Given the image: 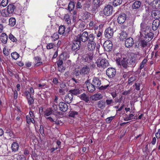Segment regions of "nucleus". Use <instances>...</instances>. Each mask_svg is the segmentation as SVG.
<instances>
[{
  "label": "nucleus",
  "instance_id": "f257e3e1",
  "mask_svg": "<svg viewBox=\"0 0 160 160\" xmlns=\"http://www.w3.org/2000/svg\"><path fill=\"white\" fill-rule=\"evenodd\" d=\"M140 37L141 39L149 38L152 40L153 37V33L151 32L150 27L142 23L141 24Z\"/></svg>",
  "mask_w": 160,
  "mask_h": 160
},
{
  "label": "nucleus",
  "instance_id": "f03ea898",
  "mask_svg": "<svg viewBox=\"0 0 160 160\" xmlns=\"http://www.w3.org/2000/svg\"><path fill=\"white\" fill-rule=\"evenodd\" d=\"M88 36L87 32L85 31L82 34L80 33L77 36H75V39L79 40L80 42L82 41L83 42H85L88 40Z\"/></svg>",
  "mask_w": 160,
  "mask_h": 160
},
{
  "label": "nucleus",
  "instance_id": "7ed1b4c3",
  "mask_svg": "<svg viewBox=\"0 0 160 160\" xmlns=\"http://www.w3.org/2000/svg\"><path fill=\"white\" fill-rule=\"evenodd\" d=\"M116 61L118 65L122 66L124 68H126L128 67L127 59L126 58H123V59L117 58Z\"/></svg>",
  "mask_w": 160,
  "mask_h": 160
},
{
  "label": "nucleus",
  "instance_id": "20e7f679",
  "mask_svg": "<svg viewBox=\"0 0 160 160\" xmlns=\"http://www.w3.org/2000/svg\"><path fill=\"white\" fill-rule=\"evenodd\" d=\"M106 74L109 78H113L116 74V70L114 68H108L106 71Z\"/></svg>",
  "mask_w": 160,
  "mask_h": 160
},
{
  "label": "nucleus",
  "instance_id": "39448f33",
  "mask_svg": "<svg viewBox=\"0 0 160 160\" xmlns=\"http://www.w3.org/2000/svg\"><path fill=\"white\" fill-rule=\"evenodd\" d=\"M112 42L110 40H107L104 42L103 44V47L104 49L109 52L112 48Z\"/></svg>",
  "mask_w": 160,
  "mask_h": 160
},
{
  "label": "nucleus",
  "instance_id": "423d86ee",
  "mask_svg": "<svg viewBox=\"0 0 160 160\" xmlns=\"http://www.w3.org/2000/svg\"><path fill=\"white\" fill-rule=\"evenodd\" d=\"M112 7L110 5L106 6L103 9V13L105 15L108 16L111 15L112 12Z\"/></svg>",
  "mask_w": 160,
  "mask_h": 160
},
{
  "label": "nucleus",
  "instance_id": "0eeeda50",
  "mask_svg": "<svg viewBox=\"0 0 160 160\" xmlns=\"http://www.w3.org/2000/svg\"><path fill=\"white\" fill-rule=\"evenodd\" d=\"M81 42L79 40L75 39L74 37L73 41L72 49V50L75 51L78 50L80 47Z\"/></svg>",
  "mask_w": 160,
  "mask_h": 160
},
{
  "label": "nucleus",
  "instance_id": "6e6552de",
  "mask_svg": "<svg viewBox=\"0 0 160 160\" xmlns=\"http://www.w3.org/2000/svg\"><path fill=\"white\" fill-rule=\"evenodd\" d=\"M87 89L89 92H92L95 90L96 87H94L92 83L89 82V80H87L86 82Z\"/></svg>",
  "mask_w": 160,
  "mask_h": 160
},
{
  "label": "nucleus",
  "instance_id": "1a4fd4ad",
  "mask_svg": "<svg viewBox=\"0 0 160 160\" xmlns=\"http://www.w3.org/2000/svg\"><path fill=\"white\" fill-rule=\"evenodd\" d=\"M113 30L110 27L107 28L105 32V35L108 38H111L113 35Z\"/></svg>",
  "mask_w": 160,
  "mask_h": 160
},
{
  "label": "nucleus",
  "instance_id": "9d476101",
  "mask_svg": "<svg viewBox=\"0 0 160 160\" xmlns=\"http://www.w3.org/2000/svg\"><path fill=\"white\" fill-rule=\"evenodd\" d=\"M151 40H150V39L149 38L141 39V40L139 43V45L142 47L146 48L148 45V42Z\"/></svg>",
  "mask_w": 160,
  "mask_h": 160
},
{
  "label": "nucleus",
  "instance_id": "9b49d317",
  "mask_svg": "<svg viewBox=\"0 0 160 160\" xmlns=\"http://www.w3.org/2000/svg\"><path fill=\"white\" fill-rule=\"evenodd\" d=\"M126 18V14L124 13H122L119 14L118 18V22L120 24H122L124 23Z\"/></svg>",
  "mask_w": 160,
  "mask_h": 160
},
{
  "label": "nucleus",
  "instance_id": "f8f14e48",
  "mask_svg": "<svg viewBox=\"0 0 160 160\" xmlns=\"http://www.w3.org/2000/svg\"><path fill=\"white\" fill-rule=\"evenodd\" d=\"M109 65V63L105 58L102 59L101 60V71L106 68Z\"/></svg>",
  "mask_w": 160,
  "mask_h": 160
},
{
  "label": "nucleus",
  "instance_id": "ddd939ff",
  "mask_svg": "<svg viewBox=\"0 0 160 160\" xmlns=\"http://www.w3.org/2000/svg\"><path fill=\"white\" fill-rule=\"evenodd\" d=\"M59 107L60 110L63 112L66 111L68 109L67 104L63 102H60L59 103Z\"/></svg>",
  "mask_w": 160,
  "mask_h": 160
},
{
  "label": "nucleus",
  "instance_id": "4468645a",
  "mask_svg": "<svg viewBox=\"0 0 160 160\" xmlns=\"http://www.w3.org/2000/svg\"><path fill=\"white\" fill-rule=\"evenodd\" d=\"M134 41L132 38H129L127 39L125 42V46L127 48L131 47L133 44Z\"/></svg>",
  "mask_w": 160,
  "mask_h": 160
},
{
  "label": "nucleus",
  "instance_id": "2eb2a0df",
  "mask_svg": "<svg viewBox=\"0 0 160 160\" xmlns=\"http://www.w3.org/2000/svg\"><path fill=\"white\" fill-rule=\"evenodd\" d=\"M73 98V95L69 93L65 96L64 98L65 101L68 103H70L72 100Z\"/></svg>",
  "mask_w": 160,
  "mask_h": 160
},
{
  "label": "nucleus",
  "instance_id": "dca6fc26",
  "mask_svg": "<svg viewBox=\"0 0 160 160\" xmlns=\"http://www.w3.org/2000/svg\"><path fill=\"white\" fill-rule=\"evenodd\" d=\"M90 71L89 67L86 65H84L80 70L79 72L80 74L85 75L89 73Z\"/></svg>",
  "mask_w": 160,
  "mask_h": 160
},
{
  "label": "nucleus",
  "instance_id": "f3484780",
  "mask_svg": "<svg viewBox=\"0 0 160 160\" xmlns=\"http://www.w3.org/2000/svg\"><path fill=\"white\" fill-rule=\"evenodd\" d=\"M160 21L158 19H156L153 21L152 23V28L153 30H156L160 24Z\"/></svg>",
  "mask_w": 160,
  "mask_h": 160
},
{
  "label": "nucleus",
  "instance_id": "a211bd4d",
  "mask_svg": "<svg viewBox=\"0 0 160 160\" xmlns=\"http://www.w3.org/2000/svg\"><path fill=\"white\" fill-rule=\"evenodd\" d=\"M92 83V84L96 88L100 89V80L98 78H93Z\"/></svg>",
  "mask_w": 160,
  "mask_h": 160
},
{
  "label": "nucleus",
  "instance_id": "6ab92c4d",
  "mask_svg": "<svg viewBox=\"0 0 160 160\" xmlns=\"http://www.w3.org/2000/svg\"><path fill=\"white\" fill-rule=\"evenodd\" d=\"M151 15L152 17L156 19L160 18V11L158 10H154L152 12Z\"/></svg>",
  "mask_w": 160,
  "mask_h": 160
},
{
  "label": "nucleus",
  "instance_id": "aec40b11",
  "mask_svg": "<svg viewBox=\"0 0 160 160\" xmlns=\"http://www.w3.org/2000/svg\"><path fill=\"white\" fill-rule=\"evenodd\" d=\"M16 8V6L13 4H9L7 7L8 12L10 14H12Z\"/></svg>",
  "mask_w": 160,
  "mask_h": 160
},
{
  "label": "nucleus",
  "instance_id": "412c9836",
  "mask_svg": "<svg viewBox=\"0 0 160 160\" xmlns=\"http://www.w3.org/2000/svg\"><path fill=\"white\" fill-rule=\"evenodd\" d=\"M88 48L89 50H93L96 47V43L94 42H89L88 44Z\"/></svg>",
  "mask_w": 160,
  "mask_h": 160
},
{
  "label": "nucleus",
  "instance_id": "4be33fe9",
  "mask_svg": "<svg viewBox=\"0 0 160 160\" xmlns=\"http://www.w3.org/2000/svg\"><path fill=\"white\" fill-rule=\"evenodd\" d=\"M1 40L2 42L4 44L7 43L8 39V36L5 33H2L1 36Z\"/></svg>",
  "mask_w": 160,
  "mask_h": 160
},
{
  "label": "nucleus",
  "instance_id": "5701e85b",
  "mask_svg": "<svg viewBox=\"0 0 160 160\" xmlns=\"http://www.w3.org/2000/svg\"><path fill=\"white\" fill-rule=\"evenodd\" d=\"M93 58V53L92 52H89L85 57V60L88 62L92 59Z\"/></svg>",
  "mask_w": 160,
  "mask_h": 160
},
{
  "label": "nucleus",
  "instance_id": "b1692460",
  "mask_svg": "<svg viewBox=\"0 0 160 160\" xmlns=\"http://www.w3.org/2000/svg\"><path fill=\"white\" fill-rule=\"evenodd\" d=\"M81 91L79 89L75 88L74 89L70 90L69 91L70 93H72V95H77L81 93Z\"/></svg>",
  "mask_w": 160,
  "mask_h": 160
},
{
  "label": "nucleus",
  "instance_id": "393cba45",
  "mask_svg": "<svg viewBox=\"0 0 160 160\" xmlns=\"http://www.w3.org/2000/svg\"><path fill=\"white\" fill-rule=\"evenodd\" d=\"M11 148L12 152H15L18 150L19 145L18 143L14 142L12 144Z\"/></svg>",
  "mask_w": 160,
  "mask_h": 160
},
{
  "label": "nucleus",
  "instance_id": "a878e982",
  "mask_svg": "<svg viewBox=\"0 0 160 160\" xmlns=\"http://www.w3.org/2000/svg\"><path fill=\"white\" fill-rule=\"evenodd\" d=\"M64 20L67 23L68 25H71V20L68 14H65L64 17Z\"/></svg>",
  "mask_w": 160,
  "mask_h": 160
},
{
  "label": "nucleus",
  "instance_id": "bb28decb",
  "mask_svg": "<svg viewBox=\"0 0 160 160\" xmlns=\"http://www.w3.org/2000/svg\"><path fill=\"white\" fill-rule=\"evenodd\" d=\"M69 57V54L66 52H64L60 56V58L62 59L64 61L68 58Z\"/></svg>",
  "mask_w": 160,
  "mask_h": 160
},
{
  "label": "nucleus",
  "instance_id": "cd10ccee",
  "mask_svg": "<svg viewBox=\"0 0 160 160\" xmlns=\"http://www.w3.org/2000/svg\"><path fill=\"white\" fill-rule=\"evenodd\" d=\"M127 37V34L126 32L123 31L120 34V39L121 41H123Z\"/></svg>",
  "mask_w": 160,
  "mask_h": 160
},
{
  "label": "nucleus",
  "instance_id": "c85d7f7f",
  "mask_svg": "<svg viewBox=\"0 0 160 160\" xmlns=\"http://www.w3.org/2000/svg\"><path fill=\"white\" fill-rule=\"evenodd\" d=\"M141 5V2L140 1H137L135 2L132 5V8L134 9L138 8Z\"/></svg>",
  "mask_w": 160,
  "mask_h": 160
},
{
  "label": "nucleus",
  "instance_id": "c756f323",
  "mask_svg": "<svg viewBox=\"0 0 160 160\" xmlns=\"http://www.w3.org/2000/svg\"><path fill=\"white\" fill-rule=\"evenodd\" d=\"M65 28L64 25L60 26L59 28L58 33L60 34H64L65 33Z\"/></svg>",
  "mask_w": 160,
  "mask_h": 160
},
{
  "label": "nucleus",
  "instance_id": "7c9ffc66",
  "mask_svg": "<svg viewBox=\"0 0 160 160\" xmlns=\"http://www.w3.org/2000/svg\"><path fill=\"white\" fill-rule=\"evenodd\" d=\"M53 110L51 108H49L46 110L44 112V116L48 117L52 114Z\"/></svg>",
  "mask_w": 160,
  "mask_h": 160
},
{
  "label": "nucleus",
  "instance_id": "2f4dec72",
  "mask_svg": "<svg viewBox=\"0 0 160 160\" xmlns=\"http://www.w3.org/2000/svg\"><path fill=\"white\" fill-rule=\"evenodd\" d=\"M92 100L96 101L100 99V94L99 93L95 94L91 97Z\"/></svg>",
  "mask_w": 160,
  "mask_h": 160
},
{
  "label": "nucleus",
  "instance_id": "473e14b6",
  "mask_svg": "<svg viewBox=\"0 0 160 160\" xmlns=\"http://www.w3.org/2000/svg\"><path fill=\"white\" fill-rule=\"evenodd\" d=\"M16 24V19L14 18H10L9 21V24L11 27L13 26Z\"/></svg>",
  "mask_w": 160,
  "mask_h": 160
},
{
  "label": "nucleus",
  "instance_id": "72a5a7b5",
  "mask_svg": "<svg viewBox=\"0 0 160 160\" xmlns=\"http://www.w3.org/2000/svg\"><path fill=\"white\" fill-rule=\"evenodd\" d=\"M134 115L133 114H130L129 115H126L124 117V120L125 121H129L133 118Z\"/></svg>",
  "mask_w": 160,
  "mask_h": 160
},
{
  "label": "nucleus",
  "instance_id": "f704fd0d",
  "mask_svg": "<svg viewBox=\"0 0 160 160\" xmlns=\"http://www.w3.org/2000/svg\"><path fill=\"white\" fill-rule=\"evenodd\" d=\"M80 98L82 100L88 102L89 101L88 97L85 93H83L80 95Z\"/></svg>",
  "mask_w": 160,
  "mask_h": 160
},
{
  "label": "nucleus",
  "instance_id": "c9c22d12",
  "mask_svg": "<svg viewBox=\"0 0 160 160\" xmlns=\"http://www.w3.org/2000/svg\"><path fill=\"white\" fill-rule=\"evenodd\" d=\"M26 118L27 122L28 124H30L32 123H34V119L32 118L29 116L28 115L27 116Z\"/></svg>",
  "mask_w": 160,
  "mask_h": 160
},
{
  "label": "nucleus",
  "instance_id": "e433bc0d",
  "mask_svg": "<svg viewBox=\"0 0 160 160\" xmlns=\"http://www.w3.org/2000/svg\"><path fill=\"white\" fill-rule=\"evenodd\" d=\"M12 57L15 60L17 59L19 56V54L16 52H14L11 54Z\"/></svg>",
  "mask_w": 160,
  "mask_h": 160
},
{
  "label": "nucleus",
  "instance_id": "4c0bfd02",
  "mask_svg": "<svg viewBox=\"0 0 160 160\" xmlns=\"http://www.w3.org/2000/svg\"><path fill=\"white\" fill-rule=\"evenodd\" d=\"M52 41L57 40L59 38V36L57 33H54L51 37Z\"/></svg>",
  "mask_w": 160,
  "mask_h": 160
},
{
  "label": "nucleus",
  "instance_id": "58836bf2",
  "mask_svg": "<svg viewBox=\"0 0 160 160\" xmlns=\"http://www.w3.org/2000/svg\"><path fill=\"white\" fill-rule=\"evenodd\" d=\"M8 3V0H2L0 3V7H5L7 6Z\"/></svg>",
  "mask_w": 160,
  "mask_h": 160
},
{
  "label": "nucleus",
  "instance_id": "ea45409f",
  "mask_svg": "<svg viewBox=\"0 0 160 160\" xmlns=\"http://www.w3.org/2000/svg\"><path fill=\"white\" fill-rule=\"evenodd\" d=\"M122 2V0H114L113 5L114 6H117L120 5Z\"/></svg>",
  "mask_w": 160,
  "mask_h": 160
},
{
  "label": "nucleus",
  "instance_id": "a19ab883",
  "mask_svg": "<svg viewBox=\"0 0 160 160\" xmlns=\"http://www.w3.org/2000/svg\"><path fill=\"white\" fill-rule=\"evenodd\" d=\"M1 14L3 17H7L9 16V15L10 14L9 13L7 10L6 11L4 9L2 11Z\"/></svg>",
  "mask_w": 160,
  "mask_h": 160
},
{
  "label": "nucleus",
  "instance_id": "79ce46f5",
  "mask_svg": "<svg viewBox=\"0 0 160 160\" xmlns=\"http://www.w3.org/2000/svg\"><path fill=\"white\" fill-rule=\"evenodd\" d=\"M78 112L75 111H70L69 112V116L72 117H74L77 116Z\"/></svg>",
  "mask_w": 160,
  "mask_h": 160
},
{
  "label": "nucleus",
  "instance_id": "37998d69",
  "mask_svg": "<svg viewBox=\"0 0 160 160\" xmlns=\"http://www.w3.org/2000/svg\"><path fill=\"white\" fill-rule=\"evenodd\" d=\"M74 3L73 2H70L68 7V9L69 11L72 10L74 8Z\"/></svg>",
  "mask_w": 160,
  "mask_h": 160
},
{
  "label": "nucleus",
  "instance_id": "c03bdc74",
  "mask_svg": "<svg viewBox=\"0 0 160 160\" xmlns=\"http://www.w3.org/2000/svg\"><path fill=\"white\" fill-rule=\"evenodd\" d=\"M37 86L38 88L39 89H42L44 88V87H46V85L44 83L37 84Z\"/></svg>",
  "mask_w": 160,
  "mask_h": 160
},
{
  "label": "nucleus",
  "instance_id": "a18cd8bd",
  "mask_svg": "<svg viewBox=\"0 0 160 160\" xmlns=\"http://www.w3.org/2000/svg\"><path fill=\"white\" fill-rule=\"evenodd\" d=\"M27 99L28 101V104L29 105H30L34 103V100L33 98L31 96L27 98Z\"/></svg>",
  "mask_w": 160,
  "mask_h": 160
},
{
  "label": "nucleus",
  "instance_id": "49530a36",
  "mask_svg": "<svg viewBox=\"0 0 160 160\" xmlns=\"http://www.w3.org/2000/svg\"><path fill=\"white\" fill-rule=\"evenodd\" d=\"M55 46V45L53 43L51 42L48 43L46 47L48 49H50L53 48Z\"/></svg>",
  "mask_w": 160,
  "mask_h": 160
},
{
  "label": "nucleus",
  "instance_id": "de8ad7c7",
  "mask_svg": "<svg viewBox=\"0 0 160 160\" xmlns=\"http://www.w3.org/2000/svg\"><path fill=\"white\" fill-rule=\"evenodd\" d=\"M8 37L9 39L13 42H16L17 41L16 38L11 33L9 34Z\"/></svg>",
  "mask_w": 160,
  "mask_h": 160
},
{
  "label": "nucleus",
  "instance_id": "09e8293b",
  "mask_svg": "<svg viewBox=\"0 0 160 160\" xmlns=\"http://www.w3.org/2000/svg\"><path fill=\"white\" fill-rule=\"evenodd\" d=\"M148 60L147 59H144L142 61V62L140 64V69H142L145 65V64L147 62Z\"/></svg>",
  "mask_w": 160,
  "mask_h": 160
},
{
  "label": "nucleus",
  "instance_id": "8fccbe9b",
  "mask_svg": "<svg viewBox=\"0 0 160 160\" xmlns=\"http://www.w3.org/2000/svg\"><path fill=\"white\" fill-rule=\"evenodd\" d=\"M17 160H26V158L23 155H18L17 157Z\"/></svg>",
  "mask_w": 160,
  "mask_h": 160
},
{
  "label": "nucleus",
  "instance_id": "3c124183",
  "mask_svg": "<svg viewBox=\"0 0 160 160\" xmlns=\"http://www.w3.org/2000/svg\"><path fill=\"white\" fill-rule=\"evenodd\" d=\"M115 116H112L110 117H109L108 118H107L106 119V122L107 123H109L111 122L112 120L114 118Z\"/></svg>",
  "mask_w": 160,
  "mask_h": 160
},
{
  "label": "nucleus",
  "instance_id": "603ef678",
  "mask_svg": "<svg viewBox=\"0 0 160 160\" xmlns=\"http://www.w3.org/2000/svg\"><path fill=\"white\" fill-rule=\"evenodd\" d=\"M94 39V37L93 34H90L88 35V40H89V42H94L93 40Z\"/></svg>",
  "mask_w": 160,
  "mask_h": 160
},
{
  "label": "nucleus",
  "instance_id": "864d4df0",
  "mask_svg": "<svg viewBox=\"0 0 160 160\" xmlns=\"http://www.w3.org/2000/svg\"><path fill=\"white\" fill-rule=\"evenodd\" d=\"M63 60L62 59H61L60 58L58 60L57 63L58 67L61 66V65L63 63Z\"/></svg>",
  "mask_w": 160,
  "mask_h": 160
},
{
  "label": "nucleus",
  "instance_id": "5fc2aeb1",
  "mask_svg": "<svg viewBox=\"0 0 160 160\" xmlns=\"http://www.w3.org/2000/svg\"><path fill=\"white\" fill-rule=\"evenodd\" d=\"M136 78L135 76H131V77L128 80V83H130L132 82L135 81L136 80Z\"/></svg>",
  "mask_w": 160,
  "mask_h": 160
},
{
  "label": "nucleus",
  "instance_id": "6e6d98bb",
  "mask_svg": "<svg viewBox=\"0 0 160 160\" xmlns=\"http://www.w3.org/2000/svg\"><path fill=\"white\" fill-rule=\"evenodd\" d=\"M3 53L5 56H8L9 55V52L7 49H6V47H5L3 49Z\"/></svg>",
  "mask_w": 160,
  "mask_h": 160
},
{
  "label": "nucleus",
  "instance_id": "4d7b16f0",
  "mask_svg": "<svg viewBox=\"0 0 160 160\" xmlns=\"http://www.w3.org/2000/svg\"><path fill=\"white\" fill-rule=\"evenodd\" d=\"M52 82L55 85H58L59 83L58 80L56 78H55L53 79Z\"/></svg>",
  "mask_w": 160,
  "mask_h": 160
},
{
  "label": "nucleus",
  "instance_id": "13d9d810",
  "mask_svg": "<svg viewBox=\"0 0 160 160\" xmlns=\"http://www.w3.org/2000/svg\"><path fill=\"white\" fill-rule=\"evenodd\" d=\"M100 0H93V3L95 5L99 6Z\"/></svg>",
  "mask_w": 160,
  "mask_h": 160
},
{
  "label": "nucleus",
  "instance_id": "bf43d9fd",
  "mask_svg": "<svg viewBox=\"0 0 160 160\" xmlns=\"http://www.w3.org/2000/svg\"><path fill=\"white\" fill-rule=\"evenodd\" d=\"M155 136L158 139L160 138V129L158 130V132L155 133Z\"/></svg>",
  "mask_w": 160,
  "mask_h": 160
},
{
  "label": "nucleus",
  "instance_id": "052dcab7",
  "mask_svg": "<svg viewBox=\"0 0 160 160\" xmlns=\"http://www.w3.org/2000/svg\"><path fill=\"white\" fill-rule=\"evenodd\" d=\"M46 119L47 120H48L51 122H54V119L50 116L47 117Z\"/></svg>",
  "mask_w": 160,
  "mask_h": 160
},
{
  "label": "nucleus",
  "instance_id": "680f3d73",
  "mask_svg": "<svg viewBox=\"0 0 160 160\" xmlns=\"http://www.w3.org/2000/svg\"><path fill=\"white\" fill-rule=\"evenodd\" d=\"M25 95L26 96V98H28L29 97L31 96V94L30 93V92L28 91H26L25 92Z\"/></svg>",
  "mask_w": 160,
  "mask_h": 160
},
{
  "label": "nucleus",
  "instance_id": "e2e57ef3",
  "mask_svg": "<svg viewBox=\"0 0 160 160\" xmlns=\"http://www.w3.org/2000/svg\"><path fill=\"white\" fill-rule=\"evenodd\" d=\"M135 89L137 90L138 91L140 90V84L135 83Z\"/></svg>",
  "mask_w": 160,
  "mask_h": 160
},
{
  "label": "nucleus",
  "instance_id": "0e129e2a",
  "mask_svg": "<svg viewBox=\"0 0 160 160\" xmlns=\"http://www.w3.org/2000/svg\"><path fill=\"white\" fill-rule=\"evenodd\" d=\"M109 85L107 84L106 85H102L101 86V90H105L106 89L108 86Z\"/></svg>",
  "mask_w": 160,
  "mask_h": 160
},
{
  "label": "nucleus",
  "instance_id": "69168bd1",
  "mask_svg": "<svg viewBox=\"0 0 160 160\" xmlns=\"http://www.w3.org/2000/svg\"><path fill=\"white\" fill-rule=\"evenodd\" d=\"M60 86L61 88H64L66 86V83L64 82H62L60 84Z\"/></svg>",
  "mask_w": 160,
  "mask_h": 160
},
{
  "label": "nucleus",
  "instance_id": "338daca9",
  "mask_svg": "<svg viewBox=\"0 0 160 160\" xmlns=\"http://www.w3.org/2000/svg\"><path fill=\"white\" fill-rule=\"evenodd\" d=\"M30 116L29 117L31 118H34L35 116L34 115L33 112L32 111H30L29 112Z\"/></svg>",
  "mask_w": 160,
  "mask_h": 160
},
{
  "label": "nucleus",
  "instance_id": "774afa93",
  "mask_svg": "<svg viewBox=\"0 0 160 160\" xmlns=\"http://www.w3.org/2000/svg\"><path fill=\"white\" fill-rule=\"evenodd\" d=\"M39 131L41 134L42 135L43 134H44V129L43 127L42 126H40Z\"/></svg>",
  "mask_w": 160,
  "mask_h": 160
}]
</instances>
